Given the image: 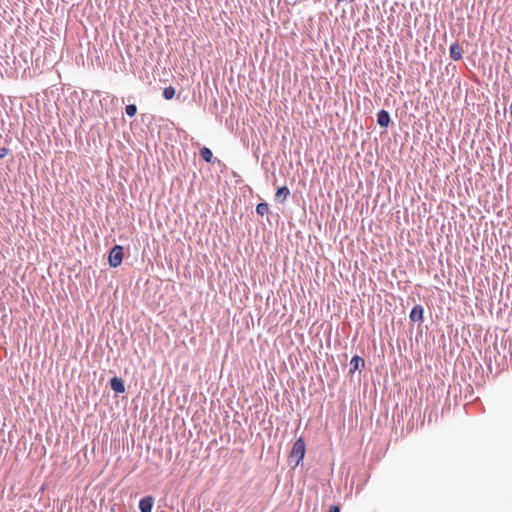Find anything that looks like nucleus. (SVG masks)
I'll return each mask as SVG.
<instances>
[{
  "instance_id": "nucleus-1",
  "label": "nucleus",
  "mask_w": 512,
  "mask_h": 512,
  "mask_svg": "<svg viewBox=\"0 0 512 512\" xmlns=\"http://www.w3.org/2000/svg\"><path fill=\"white\" fill-rule=\"evenodd\" d=\"M305 455V443L302 438L297 439L292 447L289 458L298 465Z\"/></svg>"
},
{
  "instance_id": "nucleus-2",
  "label": "nucleus",
  "mask_w": 512,
  "mask_h": 512,
  "mask_svg": "<svg viewBox=\"0 0 512 512\" xmlns=\"http://www.w3.org/2000/svg\"><path fill=\"white\" fill-rule=\"evenodd\" d=\"M123 260V247L115 245L109 254V265L113 268L118 267Z\"/></svg>"
},
{
  "instance_id": "nucleus-3",
  "label": "nucleus",
  "mask_w": 512,
  "mask_h": 512,
  "mask_svg": "<svg viewBox=\"0 0 512 512\" xmlns=\"http://www.w3.org/2000/svg\"><path fill=\"white\" fill-rule=\"evenodd\" d=\"M424 318V308L422 305L417 304L415 305L409 314V319L411 322H423Z\"/></svg>"
},
{
  "instance_id": "nucleus-4",
  "label": "nucleus",
  "mask_w": 512,
  "mask_h": 512,
  "mask_svg": "<svg viewBox=\"0 0 512 512\" xmlns=\"http://www.w3.org/2000/svg\"><path fill=\"white\" fill-rule=\"evenodd\" d=\"M154 502V497L150 495L141 498L139 501L140 512H152Z\"/></svg>"
},
{
  "instance_id": "nucleus-5",
  "label": "nucleus",
  "mask_w": 512,
  "mask_h": 512,
  "mask_svg": "<svg viewBox=\"0 0 512 512\" xmlns=\"http://www.w3.org/2000/svg\"><path fill=\"white\" fill-rule=\"evenodd\" d=\"M391 122L390 114L386 110H380L377 113V124L380 127L387 128Z\"/></svg>"
},
{
  "instance_id": "nucleus-6",
  "label": "nucleus",
  "mask_w": 512,
  "mask_h": 512,
  "mask_svg": "<svg viewBox=\"0 0 512 512\" xmlns=\"http://www.w3.org/2000/svg\"><path fill=\"white\" fill-rule=\"evenodd\" d=\"M449 53H450V58L454 61H459L462 59L463 50L457 42H454L450 45Z\"/></svg>"
},
{
  "instance_id": "nucleus-7",
  "label": "nucleus",
  "mask_w": 512,
  "mask_h": 512,
  "mask_svg": "<svg viewBox=\"0 0 512 512\" xmlns=\"http://www.w3.org/2000/svg\"><path fill=\"white\" fill-rule=\"evenodd\" d=\"M110 387L116 393L122 394L125 392L124 381L119 377L111 378Z\"/></svg>"
},
{
  "instance_id": "nucleus-8",
  "label": "nucleus",
  "mask_w": 512,
  "mask_h": 512,
  "mask_svg": "<svg viewBox=\"0 0 512 512\" xmlns=\"http://www.w3.org/2000/svg\"><path fill=\"white\" fill-rule=\"evenodd\" d=\"M290 195V190L287 186L279 187L275 193V200L279 203H284Z\"/></svg>"
},
{
  "instance_id": "nucleus-9",
  "label": "nucleus",
  "mask_w": 512,
  "mask_h": 512,
  "mask_svg": "<svg viewBox=\"0 0 512 512\" xmlns=\"http://www.w3.org/2000/svg\"><path fill=\"white\" fill-rule=\"evenodd\" d=\"M364 359L361 358L360 356L358 355H354L352 357V359L350 360V369H349V372L350 373H354L355 371H357L360 367H364Z\"/></svg>"
},
{
  "instance_id": "nucleus-10",
  "label": "nucleus",
  "mask_w": 512,
  "mask_h": 512,
  "mask_svg": "<svg viewBox=\"0 0 512 512\" xmlns=\"http://www.w3.org/2000/svg\"><path fill=\"white\" fill-rule=\"evenodd\" d=\"M199 154L201 156V158L207 162V163H211L212 162V159H213V153L212 151L207 148V147H202L199 151Z\"/></svg>"
},
{
  "instance_id": "nucleus-11",
  "label": "nucleus",
  "mask_w": 512,
  "mask_h": 512,
  "mask_svg": "<svg viewBox=\"0 0 512 512\" xmlns=\"http://www.w3.org/2000/svg\"><path fill=\"white\" fill-rule=\"evenodd\" d=\"M269 212V205L266 202H261L256 206V213L260 216H264Z\"/></svg>"
},
{
  "instance_id": "nucleus-12",
  "label": "nucleus",
  "mask_w": 512,
  "mask_h": 512,
  "mask_svg": "<svg viewBox=\"0 0 512 512\" xmlns=\"http://www.w3.org/2000/svg\"><path fill=\"white\" fill-rule=\"evenodd\" d=\"M175 88L173 86L165 87L163 90V97L166 100H171L175 96Z\"/></svg>"
},
{
  "instance_id": "nucleus-13",
  "label": "nucleus",
  "mask_w": 512,
  "mask_h": 512,
  "mask_svg": "<svg viewBox=\"0 0 512 512\" xmlns=\"http://www.w3.org/2000/svg\"><path fill=\"white\" fill-rule=\"evenodd\" d=\"M125 111L129 117H133L137 113V107L135 104H129L126 106Z\"/></svg>"
},
{
  "instance_id": "nucleus-14",
  "label": "nucleus",
  "mask_w": 512,
  "mask_h": 512,
  "mask_svg": "<svg viewBox=\"0 0 512 512\" xmlns=\"http://www.w3.org/2000/svg\"><path fill=\"white\" fill-rule=\"evenodd\" d=\"M9 153V149L6 148V147H1L0 148V159L6 157Z\"/></svg>"
},
{
  "instance_id": "nucleus-15",
  "label": "nucleus",
  "mask_w": 512,
  "mask_h": 512,
  "mask_svg": "<svg viewBox=\"0 0 512 512\" xmlns=\"http://www.w3.org/2000/svg\"><path fill=\"white\" fill-rule=\"evenodd\" d=\"M328 512H340V508L334 505L329 508Z\"/></svg>"
}]
</instances>
